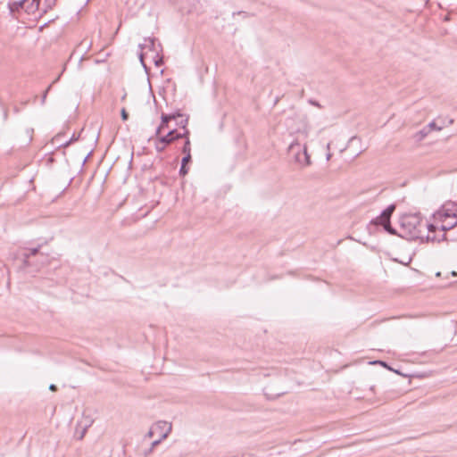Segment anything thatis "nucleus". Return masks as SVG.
<instances>
[{"label":"nucleus","mask_w":457,"mask_h":457,"mask_svg":"<svg viewBox=\"0 0 457 457\" xmlns=\"http://www.w3.org/2000/svg\"><path fill=\"white\" fill-rule=\"evenodd\" d=\"M400 226L402 229L400 236L408 240L439 241L435 235H432L437 227L423 220L420 213L403 214L400 218Z\"/></svg>","instance_id":"nucleus-1"},{"label":"nucleus","mask_w":457,"mask_h":457,"mask_svg":"<svg viewBox=\"0 0 457 457\" xmlns=\"http://www.w3.org/2000/svg\"><path fill=\"white\" fill-rule=\"evenodd\" d=\"M154 434H157L156 429H154V425L150 428V430L146 434V437H153Z\"/></svg>","instance_id":"nucleus-22"},{"label":"nucleus","mask_w":457,"mask_h":457,"mask_svg":"<svg viewBox=\"0 0 457 457\" xmlns=\"http://www.w3.org/2000/svg\"><path fill=\"white\" fill-rule=\"evenodd\" d=\"M154 146H155V150L158 153H162L165 150V147L167 146V145H164V143H162L160 141V138H157Z\"/></svg>","instance_id":"nucleus-15"},{"label":"nucleus","mask_w":457,"mask_h":457,"mask_svg":"<svg viewBox=\"0 0 457 457\" xmlns=\"http://www.w3.org/2000/svg\"><path fill=\"white\" fill-rule=\"evenodd\" d=\"M159 138L162 143H164V145H168L173 143L174 141L179 139L180 136L178 135V131L175 129H170L166 135L159 137Z\"/></svg>","instance_id":"nucleus-8"},{"label":"nucleus","mask_w":457,"mask_h":457,"mask_svg":"<svg viewBox=\"0 0 457 457\" xmlns=\"http://www.w3.org/2000/svg\"><path fill=\"white\" fill-rule=\"evenodd\" d=\"M188 173V169L187 168L186 165H183L181 164L180 166V169H179V175L184 177L186 176L187 174Z\"/></svg>","instance_id":"nucleus-19"},{"label":"nucleus","mask_w":457,"mask_h":457,"mask_svg":"<svg viewBox=\"0 0 457 457\" xmlns=\"http://www.w3.org/2000/svg\"><path fill=\"white\" fill-rule=\"evenodd\" d=\"M179 117H182V114L179 112L170 113V114H165L162 113L161 116V125L162 127L168 128V124L172 120H177Z\"/></svg>","instance_id":"nucleus-10"},{"label":"nucleus","mask_w":457,"mask_h":457,"mask_svg":"<svg viewBox=\"0 0 457 457\" xmlns=\"http://www.w3.org/2000/svg\"><path fill=\"white\" fill-rule=\"evenodd\" d=\"M427 128L429 129V131L432 130V129H435V130H441L442 129V126H438L435 121H431L428 126H426Z\"/></svg>","instance_id":"nucleus-16"},{"label":"nucleus","mask_w":457,"mask_h":457,"mask_svg":"<svg viewBox=\"0 0 457 457\" xmlns=\"http://www.w3.org/2000/svg\"><path fill=\"white\" fill-rule=\"evenodd\" d=\"M51 88V85L46 89V91L44 92L42 97H41V104H44L45 102H46V96H47V93L48 91L50 90Z\"/></svg>","instance_id":"nucleus-24"},{"label":"nucleus","mask_w":457,"mask_h":457,"mask_svg":"<svg viewBox=\"0 0 457 457\" xmlns=\"http://www.w3.org/2000/svg\"><path fill=\"white\" fill-rule=\"evenodd\" d=\"M46 2L48 3V6H51V4H54L55 0H46Z\"/></svg>","instance_id":"nucleus-33"},{"label":"nucleus","mask_w":457,"mask_h":457,"mask_svg":"<svg viewBox=\"0 0 457 457\" xmlns=\"http://www.w3.org/2000/svg\"><path fill=\"white\" fill-rule=\"evenodd\" d=\"M38 253V248H31L28 253H24V263L25 265H29V258L30 256H34Z\"/></svg>","instance_id":"nucleus-13"},{"label":"nucleus","mask_w":457,"mask_h":457,"mask_svg":"<svg viewBox=\"0 0 457 457\" xmlns=\"http://www.w3.org/2000/svg\"><path fill=\"white\" fill-rule=\"evenodd\" d=\"M139 48L141 49V52L139 54V60L142 63L143 67L146 70V65L144 62L145 55L146 54V52L145 50L152 51L157 54L158 49L155 45V38L154 37H145L144 39L143 44H139Z\"/></svg>","instance_id":"nucleus-4"},{"label":"nucleus","mask_w":457,"mask_h":457,"mask_svg":"<svg viewBox=\"0 0 457 457\" xmlns=\"http://www.w3.org/2000/svg\"><path fill=\"white\" fill-rule=\"evenodd\" d=\"M154 429H156L157 434L160 435V437L165 439L171 432V423L164 420H159L154 424Z\"/></svg>","instance_id":"nucleus-6"},{"label":"nucleus","mask_w":457,"mask_h":457,"mask_svg":"<svg viewBox=\"0 0 457 457\" xmlns=\"http://www.w3.org/2000/svg\"><path fill=\"white\" fill-rule=\"evenodd\" d=\"M178 135L180 136V138H185L186 140L187 138H189V130L187 129V127L185 129H183V132L182 133H179L178 132Z\"/></svg>","instance_id":"nucleus-18"},{"label":"nucleus","mask_w":457,"mask_h":457,"mask_svg":"<svg viewBox=\"0 0 457 457\" xmlns=\"http://www.w3.org/2000/svg\"><path fill=\"white\" fill-rule=\"evenodd\" d=\"M428 133H429V129L427 127H424L422 129H420V131L415 133L414 139L416 141H421L428 136Z\"/></svg>","instance_id":"nucleus-11"},{"label":"nucleus","mask_w":457,"mask_h":457,"mask_svg":"<svg viewBox=\"0 0 457 457\" xmlns=\"http://www.w3.org/2000/svg\"><path fill=\"white\" fill-rule=\"evenodd\" d=\"M120 115H121L122 120H124V121H126L129 119V113L127 112V111L124 108L121 109Z\"/></svg>","instance_id":"nucleus-23"},{"label":"nucleus","mask_w":457,"mask_h":457,"mask_svg":"<svg viewBox=\"0 0 457 457\" xmlns=\"http://www.w3.org/2000/svg\"><path fill=\"white\" fill-rule=\"evenodd\" d=\"M27 0H14L8 3L9 9L12 12H17L20 8H23ZM40 0H32L30 5L27 7V12H30L38 9Z\"/></svg>","instance_id":"nucleus-5"},{"label":"nucleus","mask_w":457,"mask_h":457,"mask_svg":"<svg viewBox=\"0 0 457 457\" xmlns=\"http://www.w3.org/2000/svg\"><path fill=\"white\" fill-rule=\"evenodd\" d=\"M288 151L290 154H295V160L296 162L304 166H307L311 163L306 146L302 148V145L297 141H294L289 145Z\"/></svg>","instance_id":"nucleus-2"},{"label":"nucleus","mask_w":457,"mask_h":457,"mask_svg":"<svg viewBox=\"0 0 457 457\" xmlns=\"http://www.w3.org/2000/svg\"><path fill=\"white\" fill-rule=\"evenodd\" d=\"M75 140H77V138H75V137L73 136L69 141H66L65 143L61 144V145L63 147H67L68 145H71V143L72 141H75Z\"/></svg>","instance_id":"nucleus-27"},{"label":"nucleus","mask_w":457,"mask_h":457,"mask_svg":"<svg viewBox=\"0 0 457 457\" xmlns=\"http://www.w3.org/2000/svg\"><path fill=\"white\" fill-rule=\"evenodd\" d=\"M191 154H187V155H185L183 158H182V161H181V164L183 165H187V163H189L191 162Z\"/></svg>","instance_id":"nucleus-20"},{"label":"nucleus","mask_w":457,"mask_h":457,"mask_svg":"<svg viewBox=\"0 0 457 457\" xmlns=\"http://www.w3.org/2000/svg\"><path fill=\"white\" fill-rule=\"evenodd\" d=\"M21 104H22V105H26L28 104V101H24Z\"/></svg>","instance_id":"nucleus-38"},{"label":"nucleus","mask_w":457,"mask_h":457,"mask_svg":"<svg viewBox=\"0 0 457 457\" xmlns=\"http://www.w3.org/2000/svg\"><path fill=\"white\" fill-rule=\"evenodd\" d=\"M14 111H15L16 112H19V109H18V108H16V107L14 108Z\"/></svg>","instance_id":"nucleus-39"},{"label":"nucleus","mask_w":457,"mask_h":457,"mask_svg":"<svg viewBox=\"0 0 457 457\" xmlns=\"http://www.w3.org/2000/svg\"><path fill=\"white\" fill-rule=\"evenodd\" d=\"M84 45H85L87 47H89V46H90V44H88V45H87L86 41H82V42L80 43V46H84Z\"/></svg>","instance_id":"nucleus-34"},{"label":"nucleus","mask_w":457,"mask_h":457,"mask_svg":"<svg viewBox=\"0 0 457 457\" xmlns=\"http://www.w3.org/2000/svg\"><path fill=\"white\" fill-rule=\"evenodd\" d=\"M163 440V438L160 437L159 439L157 440H154L152 444H151V447L152 449H154V447H156Z\"/></svg>","instance_id":"nucleus-26"},{"label":"nucleus","mask_w":457,"mask_h":457,"mask_svg":"<svg viewBox=\"0 0 457 457\" xmlns=\"http://www.w3.org/2000/svg\"><path fill=\"white\" fill-rule=\"evenodd\" d=\"M378 225H381L384 229L390 235H396V230L391 226L390 221L381 222L378 223Z\"/></svg>","instance_id":"nucleus-12"},{"label":"nucleus","mask_w":457,"mask_h":457,"mask_svg":"<svg viewBox=\"0 0 457 457\" xmlns=\"http://www.w3.org/2000/svg\"><path fill=\"white\" fill-rule=\"evenodd\" d=\"M164 129V127H162V125H161V124L157 127V129H156V130H155V137H156L157 138H159V137H161V133H162V129Z\"/></svg>","instance_id":"nucleus-25"},{"label":"nucleus","mask_w":457,"mask_h":457,"mask_svg":"<svg viewBox=\"0 0 457 457\" xmlns=\"http://www.w3.org/2000/svg\"><path fill=\"white\" fill-rule=\"evenodd\" d=\"M457 218V204L455 202H446L441 209L435 214L436 220L442 218Z\"/></svg>","instance_id":"nucleus-3"},{"label":"nucleus","mask_w":457,"mask_h":457,"mask_svg":"<svg viewBox=\"0 0 457 457\" xmlns=\"http://www.w3.org/2000/svg\"><path fill=\"white\" fill-rule=\"evenodd\" d=\"M154 449H152V447H150L147 451L145 452V455L147 456L148 454H150L152 452H153Z\"/></svg>","instance_id":"nucleus-32"},{"label":"nucleus","mask_w":457,"mask_h":457,"mask_svg":"<svg viewBox=\"0 0 457 457\" xmlns=\"http://www.w3.org/2000/svg\"><path fill=\"white\" fill-rule=\"evenodd\" d=\"M60 137H61V135H60V134H58V135H56V136H55L54 140H55L56 142H59Z\"/></svg>","instance_id":"nucleus-35"},{"label":"nucleus","mask_w":457,"mask_h":457,"mask_svg":"<svg viewBox=\"0 0 457 457\" xmlns=\"http://www.w3.org/2000/svg\"><path fill=\"white\" fill-rule=\"evenodd\" d=\"M395 204L388 205L381 212V214L379 216H378L377 218H375L371 222L374 225H378V223H381V222L390 221L391 216H392L393 212H395Z\"/></svg>","instance_id":"nucleus-7"},{"label":"nucleus","mask_w":457,"mask_h":457,"mask_svg":"<svg viewBox=\"0 0 457 457\" xmlns=\"http://www.w3.org/2000/svg\"><path fill=\"white\" fill-rule=\"evenodd\" d=\"M154 62H155L156 66H161L162 64V59L155 60Z\"/></svg>","instance_id":"nucleus-30"},{"label":"nucleus","mask_w":457,"mask_h":457,"mask_svg":"<svg viewBox=\"0 0 457 457\" xmlns=\"http://www.w3.org/2000/svg\"><path fill=\"white\" fill-rule=\"evenodd\" d=\"M182 153L185 155L191 154V146H190V140H189V138L185 140V144H184V145L182 147Z\"/></svg>","instance_id":"nucleus-14"},{"label":"nucleus","mask_w":457,"mask_h":457,"mask_svg":"<svg viewBox=\"0 0 457 457\" xmlns=\"http://www.w3.org/2000/svg\"><path fill=\"white\" fill-rule=\"evenodd\" d=\"M49 389L51 391H55L57 389V386L55 385H54V384H51L50 386H49Z\"/></svg>","instance_id":"nucleus-31"},{"label":"nucleus","mask_w":457,"mask_h":457,"mask_svg":"<svg viewBox=\"0 0 457 457\" xmlns=\"http://www.w3.org/2000/svg\"><path fill=\"white\" fill-rule=\"evenodd\" d=\"M309 103L312 104V105H314L316 107H319V108H321V105L320 104L319 102H317L316 100H313V99H310L309 100Z\"/></svg>","instance_id":"nucleus-28"},{"label":"nucleus","mask_w":457,"mask_h":457,"mask_svg":"<svg viewBox=\"0 0 457 457\" xmlns=\"http://www.w3.org/2000/svg\"><path fill=\"white\" fill-rule=\"evenodd\" d=\"M450 276H452V277H457V272H456V271H452V272H450V273H449V272H446L445 277L446 278H448Z\"/></svg>","instance_id":"nucleus-29"},{"label":"nucleus","mask_w":457,"mask_h":457,"mask_svg":"<svg viewBox=\"0 0 457 457\" xmlns=\"http://www.w3.org/2000/svg\"><path fill=\"white\" fill-rule=\"evenodd\" d=\"M436 277H441V276H442V272H440V271H439V272H437V273L436 274Z\"/></svg>","instance_id":"nucleus-37"},{"label":"nucleus","mask_w":457,"mask_h":457,"mask_svg":"<svg viewBox=\"0 0 457 457\" xmlns=\"http://www.w3.org/2000/svg\"><path fill=\"white\" fill-rule=\"evenodd\" d=\"M330 157H331V154H330V153H328V154H327V160H329V159H330Z\"/></svg>","instance_id":"nucleus-36"},{"label":"nucleus","mask_w":457,"mask_h":457,"mask_svg":"<svg viewBox=\"0 0 457 457\" xmlns=\"http://www.w3.org/2000/svg\"><path fill=\"white\" fill-rule=\"evenodd\" d=\"M371 363H372V364H379V365H381V366H383V367H385V368H386V369H388V370H392V369L387 365V363H386V362H385V361H373V362H371Z\"/></svg>","instance_id":"nucleus-21"},{"label":"nucleus","mask_w":457,"mask_h":457,"mask_svg":"<svg viewBox=\"0 0 457 457\" xmlns=\"http://www.w3.org/2000/svg\"><path fill=\"white\" fill-rule=\"evenodd\" d=\"M180 118H181V120H179L177 122V124H178L179 126H180L182 129H185V128L187 127V123H188V117H187V118H185V119H184V118H183V116H182V117H180Z\"/></svg>","instance_id":"nucleus-17"},{"label":"nucleus","mask_w":457,"mask_h":457,"mask_svg":"<svg viewBox=\"0 0 457 457\" xmlns=\"http://www.w3.org/2000/svg\"><path fill=\"white\" fill-rule=\"evenodd\" d=\"M441 221V227H440V230L441 231H447V230H450L452 228H453L454 227H456L457 225V218H442V220H439Z\"/></svg>","instance_id":"nucleus-9"}]
</instances>
